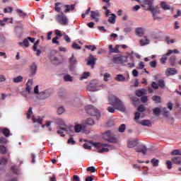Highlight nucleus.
Returning a JSON list of instances; mask_svg holds the SVG:
<instances>
[{
  "label": "nucleus",
  "instance_id": "nucleus-1",
  "mask_svg": "<svg viewBox=\"0 0 181 181\" xmlns=\"http://www.w3.org/2000/svg\"><path fill=\"white\" fill-rule=\"evenodd\" d=\"M136 2H139L142 8H144L146 11H151L154 21L162 19V18L158 16L160 13V10L158 6H153V0H135Z\"/></svg>",
  "mask_w": 181,
  "mask_h": 181
},
{
  "label": "nucleus",
  "instance_id": "nucleus-2",
  "mask_svg": "<svg viewBox=\"0 0 181 181\" xmlns=\"http://www.w3.org/2000/svg\"><path fill=\"white\" fill-rule=\"evenodd\" d=\"M109 103L110 105H113V107H115V108L119 111H121L122 112H125V106L124 105L122 101H121V100L118 98V97L114 95H110L109 96Z\"/></svg>",
  "mask_w": 181,
  "mask_h": 181
},
{
  "label": "nucleus",
  "instance_id": "nucleus-3",
  "mask_svg": "<svg viewBox=\"0 0 181 181\" xmlns=\"http://www.w3.org/2000/svg\"><path fill=\"white\" fill-rule=\"evenodd\" d=\"M63 6L64 8H66V9L64 10L65 13L69 12V11H74V9L76 8V4L63 6L62 3L57 2L54 4V11L56 12H62V8H63Z\"/></svg>",
  "mask_w": 181,
  "mask_h": 181
},
{
  "label": "nucleus",
  "instance_id": "nucleus-4",
  "mask_svg": "<svg viewBox=\"0 0 181 181\" xmlns=\"http://www.w3.org/2000/svg\"><path fill=\"white\" fill-rule=\"evenodd\" d=\"M86 110L88 114L92 115L93 117H96V119H98L101 117L100 111H98V110H97V108L94 107L93 105L87 106Z\"/></svg>",
  "mask_w": 181,
  "mask_h": 181
},
{
  "label": "nucleus",
  "instance_id": "nucleus-5",
  "mask_svg": "<svg viewBox=\"0 0 181 181\" xmlns=\"http://www.w3.org/2000/svg\"><path fill=\"white\" fill-rule=\"evenodd\" d=\"M103 138L105 139V141H107V142H111L112 144H117V138H115L114 134H112V132H111L110 130L103 134Z\"/></svg>",
  "mask_w": 181,
  "mask_h": 181
},
{
  "label": "nucleus",
  "instance_id": "nucleus-6",
  "mask_svg": "<svg viewBox=\"0 0 181 181\" xmlns=\"http://www.w3.org/2000/svg\"><path fill=\"white\" fill-rule=\"evenodd\" d=\"M93 146H95V148H97L99 150L98 151L99 153H103L104 152H108V151H110V149H108V148H112V146L108 145L107 144H101V143H94ZM107 146L108 148H105Z\"/></svg>",
  "mask_w": 181,
  "mask_h": 181
},
{
  "label": "nucleus",
  "instance_id": "nucleus-7",
  "mask_svg": "<svg viewBox=\"0 0 181 181\" xmlns=\"http://www.w3.org/2000/svg\"><path fill=\"white\" fill-rule=\"evenodd\" d=\"M55 19L59 25H63L64 26H66L69 23V20L63 12H61V14H58Z\"/></svg>",
  "mask_w": 181,
  "mask_h": 181
},
{
  "label": "nucleus",
  "instance_id": "nucleus-8",
  "mask_svg": "<svg viewBox=\"0 0 181 181\" xmlns=\"http://www.w3.org/2000/svg\"><path fill=\"white\" fill-rule=\"evenodd\" d=\"M113 63H115V64H125V63H128V57L121 56V57H114Z\"/></svg>",
  "mask_w": 181,
  "mask_h": 181
},
{
  "label": "nucleus",
  "instance_id": "nucleus-9",
  "mask_svg": "<svg viewBox=\"0 0 181 181\" xmlns=\"http://www.w3.org/2000/svg\"><path fill=\"white\" fill-rule=\"evenodd\" d=\"M173 53L179 54V50H177V49L168 50V52L165 54H164L160 59V64H165V63H166V60H168V56H170V54Z\"/></svg>",
  "mask_w": 181,
  "mask_h": 181
},
{
  "label": "nucleus",
  "instance_id": "nucleus-10",
  "mask_svg": "<svg viewBox=\"0 0 181 181\" xmlns=\"http://www.w3.org/2000/svg\"><path fill=\"white\" fill-rule=\"evenodd\" d=\"M70 129H73V127H67L64 124H63L62 127H60V129L57 132V134H59V135H61L62 136H65L64 134L63 133V131L69 132Z\"/></svg>",
  "mask_w": 181,
  "mask_h": 181
},
{
  "label": "nucleus",
  "instance_id": "nucleus-11",
  "mask_svg": "<svg viewBox=\"0 0 181 181\" xmlns=\"http://www.w3.org/2000/svg\"><path fill=\"white\" fill-rule=\"evenodd\" d=\"M136 152L143 153V155H146V152H148V148H146V146L141 144L135 148Z\"/></svg>",
  "mask_w": 181,
  "mask_h": 181
},
{
  "label": "nucleus",
  "instance_id": "nucleus-12",
  "mask_svg": "<svg viewBox=\"0 0 181 181\" xmlns=\"http://www.w3.org/2000/svg\"><path fill=\"white\" fill-rule=\"evenodd\" d=\"M100 16H101V13L98 12V11H90V18L95 21V22H98L100 21Z\"/></svg>",
  "mask_w": 181,
  "mask_h": 181
},
{
  "label": "nucleus",
  "instance_id": "nucleus-13",
  "mask_svg": "<svg viewBox=\"0 0 181 181\" xmlns=\"http://www.w3.org/2000/svg\"><path fill=\"white\" fill-rule=\"evenodd\" d=\"M95 62H97V58L95 57L90 55V57L87 59V65L94 69V66L95 65Z\"/></svg>",
  "mask_w": 181,
  "mask_h": 181
},
{
  "label": "nucleus",
  "instance_id": "nucleus-14",
  "mask_svg": "<svg viewBox=\"0 0 181 181\" xmlns=\"http://www.w3.org/2000/svg\"><path fill=\"white\" fill-rule=\"evenodd\" d=\"M105 86L100 83H96L95 85L90 86V91H98L101 88H104Z\"/></svg>",
  "mask_w": 181,
  "mask_h": 181
},
{
  "label": "nucleus",
  "instance_id": "nucleus-15",
  "mask_svg": "<svg viewBox=\"0 0 181 181\" xmlns=\"http://www.w3.org/2000/svg\"><path fill=\"white\" fill-rule=\"evenodd\" d=\"M138 145V139L129 140L127 142V146L129 148H135Z\"/></svg>",
  "mask_w": 181,
  "mask_h": 181
},
{
  "label": "nucleus",
  "instance_id": "nucleus-16",
  "mask_svg": "<svg viewBox=\"0 0 181 181\" xmlns=\"http://www.w3.org/2000/svg\"><path fill=\"white\" fill-rule=\"evenodd\" d=\"M39 95H40V98L41 100H45L46 98L50 97V93H49V92L47 90H45V91L40 92L39 93Z\"/></svg>",
  "mask_w": 181,
  "mask_h": 181
},
{
  "label": "nucleus",
  "instance_id": "nucleus-17",
  "mask_svg": "<svg viewBox=\"0 0 181 181\" xmlns=\"http://www.w3.org/2000/svg\"><path fill=\"white\" fill-rule=\"evenodd\" d=\"M166 76H173L176 74V69L175 68H168L165 71Z\"/></svg>",
  "mask_w": 181,
  "mask_h": 181
},
{
  "label": "nucleus",
  "instance_id": "nucleus-18",
  "mask_svg": "<svg viewBox=\"0 0 181 181\" xmlns=\"http://www.w3.org/2000/svg\"><path fill=\"white\" fill-rule=\"evenodd\" d=\"M74 129L76 132H81L83 129H86V125L84 124H76L74 127Z\"/></svg>",
  "mask_w": 181,
  "mask_h": 181
},
{
  "label": "nucleus",
  "instance_id": "nucleus-19",
  "mask_svg": "<svg viewBox=\"0 0 181 181\" xmlns=\"http://www.w3.org/2000/svg\"><path fill=\"white\" fill-rule=\"evenodd\" d=\"M171 160H172L173 163H174L175 165H180L181 157L180 156L173 157L171 158Z\"/></svg>",
  "mask_w": 181,
  "mask_h": 181
},
{
  "label": "nucleus",
  "instance_id": "nucleus-20",
  "mask_svg": "<svg viewBox=\"0 0 181 181\" xmlns=\"http://www.w3.org/2000/svg\"><path fill=\"white\" fill-rule=\"evenodd\" d=\"M137 123L144 127H152V123L150 120H142L141 122H137Z\"/></svg>",
  "mask_w": 181,
  "mask_h": 181
},
{
  "label": "nucleus",
  "instance_id": "nucleus-21",
  "mask_svg": "<svg viewBox=\"0 0 181 181\" xmlns=\"http://www.w3.org/2000/svg\"><path fill=\"white\" fill-rule=\"evenodd\" d=\"M32 121L33 124H36V122H37V124H40V125H42V123L43 122V119L40 117H33Z\"/></svg>",
  "mask_w": 181,
  "mask_h": 181
},
{
  "label": "nucleus",
  "instance_id": "nucleus-22",
  "mask_svg": "<svg viewBox=\"0 0 181 181\" xmlns=\"http://www.w3.org/2000/svg\"><path fill=\"white\" fill-rule=\"evenodd\" d=\"M109 50L110 53H118L119 52V47L116 45L115 48L112 47V45H109Z\"/></svg>",
  "mask_w": 181,
  "mask_h": 181
},
{
  "label": "nucleus",
  "instance_id": "nucleus-23",
  "mask_svg": "<svg viewBox=\"0 0 181 181\" xmlns=\"http://www.w3.org/2000/svg\"><path fill=\"white\" fill-rule=\"evenodd\" d=\"M18 45L22 47H29V40H28V38H25L23 40V42H18Z\"/></svg>",
  "mask_w": 181,
  "mask_h": 181
},
{
  "label": "nucleus",
  "instance_id": "nucleus-24",
  "mask_svg": "<svg viewBox=\"0 0 181 181\" xmlns=\"http://www.w3.org/2000/svg\"><path fill=\"white\" fill-rule=\"evenodd\" d=\"M37 70V66L36 65V64L35 63L32 64V65L30 66V73L33 76L36 74Z\"/></svg>",
  "mask_w": 181,
  "mask_h": 181
},
{
  "label": "nucleus",
  "instance_id": "nucleus-25",
  "mask_svg": "<svg viewBox=\"0 0 181 181\" xmlns=\"http://www.w3.org/2000/svg\"><path fill=\"white\" fill-rule=\"evenodd\" d=\"M151 100L154 101L156 104H160L162 101V98H160V96H158V95H153L151 98Z\"/></svg>",
  "mask_w": 181,
  "mask_h": 181
},
{
  "label": "nucleus",
  "instance_id": "nucleus-26",
  "mask_svg": "<svg viewBox=\"0 0 181 181\" xmlns=\"http://www.w3.org/2000/svg\"><path fill=\"white\" fill-rule=\"evenodd\" d=\"M136 33L138 36H144V34L145 33V30L142 28H138L136 29Z\"/></svg>",
  "mask_w": 181,
  "mask_h": 181
},
{
  "label": "nucleus",
  "instance_id": "nucleus-27",
  "mask_svg": "<svg viewBox=\"0 0 181 181\" xmlns=\"http://www.w3.org/2000/svg\"><path fill=\"white\" fill-rule=\"evenodd\" d=\"M33 84V83L30 81V79H29L26 83V91H28V93H30L31 90H32V85Z\"/></svg>",
  "mask_w": 181,
  "mask_h": 181
},
{
  "label": "nucleus",
  "instance_id": "nucleus-28",
  "mask_svg": "<svg viewBox=\"0 0 181 181\" xmlns=\"http://www.w3.org/2000/svg\"><path fill=\"white\" fill-rule=\"evenodd\" d=\"M160 7L162 8V9H163L164 11H168L169 9H170V6L168 5V4H166L165 1H163L160 4Z\"/></svg>",
  "mask_w": 181,
  "mask_h": 181
},
{
  "label": "nucleus",
  "instance_id": "nucleus-29",
  "mask_svg": "<svg viewBox=\"0 0 181 181\" xmlns=\"http://www.w3.org/2000/svg\"><path fill=\"white\" fill-rule=\"evenodd\" d=\"M162 115L165 117V118H168L169 117V111L166 107H163L161 109Z\"/></svg>",
  "mask_w": 181,
  "mask_h": 181
},
{
  "label": "nucleus",
  "instance_id": "nucleus-30",
  "mask_svg": "<svg viewBox=\"0 0 181 181\" xmlns=\"http://www.w3.org/2000/svg\"><path fill=\"white\" fill-rule=\"evenodd\" d=\"M153 112L156 117H159L160 115V112H162V110H160V107H155L153 109Z\"/></svg>",
  "mask_w": 181,
  "mask_h": 181
},
{
  "label": "nucleus",
  "instance_id": "nucleus-31",
  "mask_svg": "<svg viewBox=\"0 0 181 181\" xmlns=\"http://www.w3.org/2000/svg\"><path fill=\"white\" fill-rule=\"evenodd\" d=\"M145 94H146V92L144 90H136V95H137V97H143Z\"/></svg>",
  "mask_w": 181,
  "mask_h": 181
},
{
  "label": "nucleus",
  "instance_id": "nucleus-32",
  "mask_svg": "<svg viewBox=\"0 0 181 181\" xmlns=\"http://www.w3.org/2000/svg\"><path fill=\"white\" fill-rule=\"evenodd\" d=\"M111 15L112 16L109 17L107 22L114 25V23H115V19L117 16H115V14H111Z\"/></svg>",
  "mask_w": 181,
  "mask_h": 181
},
{
  "label": "nucleus",
  "instance_id": "nucleus-33",
  "mask_svg": "<svg viewBox=\"0 0 181 181\" xmlns=\"http://www.w3.org/2000/svg\"><path fill=\"white\" fill-rule=\"evenodd\" d=\"M115 80H116V81H125V77L123 76L122 74H118L115 78Z\"/></svg>",
  "mask_w": 181,
  "mask_h": 181
},
{
  "label": "nucleus",
  "instance_id": "nucleus-34",
  "mask_svg": "<svg viewBox=\"0 0 181 181\" xmlns=\"http://www.w3.org/2000/svg\"><path fill=\"white\" fill-rule=\"evenodd\" d=\"M2 134H4V136H6V138H8V136H9L10 134H11V131H9L8 129V128H4L1 130Z\"/></svg>",
  "mask_w": 181,
  "mask_h": 181
},
{
  "label": "nucleus",
  "instance_id": "nucleus-35",
  "mask_svg": "<svg viewBox=\"0 0 181 181\" xmlns=\"http://www.w3.org/2000/svg\"><path fill=\"white\" fill-rule=\"evenodd\" d=\"M94 146V143L90 142V143H85L83 144V148L85 149H88L89 151L91 150V146Z\"/></svg>",
  "mask_w": 181,
  "mask_h": 181
},
{
  "label": "nucleus",
  "instance_id": "nucleus-36",
  "mask_svg": "<svg viewBox=\"0 0 181 181\" xmlns=\"http://www.w3.org/2000/svg\"><path fill=\"white\" fill-rule=\"evenodd\" d=\"M141 46H146V45H149V40L142 39L139 41Z\"/></svg>",
  "mask_w": 181,
  "mask_h": 181
},
{
  "label": "nucleus",
  "instance_id": "nucleus-37",
  "mask_svg": "<svg viewBox=\"0 0 181 181\" xmlns=\"http://www.w3.org/2000/svg\"><path fill=\"white\" fill-rule=\"evenodd\" d=\"M23 80V77L22 76H18L16 78H13V83H21Z\"/></svg>",
  "mask_w": 181,
  "mask_h": 181
},
{
  "label": "nucleus",
  "instance_id": "nucleus-38",
  "mask_svg": "<svg viewBox=\"0 0 181 181\" xmlns=\"http://www.w3.org/2000/svg\"><path fill=\"white\" fill-rule=\"evenodd\" d=\"M176 62V56L172 55L169 59V62L171 66H175V62Z\"/></svg>",
  "mask_w": 181,
  "mask_h": 181
},
{
  "label": "nucleus",
  "instance_id": "nucleus-39",
  "mask_svg": "<svg viewBox=\"0 0 181 181\" xmlns=\"http://www.w3.org/2000/svg\"><path fill=\"white\" fill-rule=\"evenodd\" d=\"M69 63L70 64L73 65L76 63H77V59H76V57H74V54H72V56L69 59Z\"/></svg>",
  "mask_w": 181,
  "mask_h": 181
},
{
  "label": "nucleus",
  "instance_id": "nucleus-40",
  "mask_svg": "<svg viewBox=\"0 0 181 181\" xmlns=\"http://www.w3.org/2000/svg\"><path fill=\"white\" fill-rule=\"evenodd\" d=\"M151 163L153 164V166L154 167L159 166V160L156 158L151 159Z\"/></svg>",
  "mask_w": 181,
  "mask_h": 181
},
{
  "label": "nucleus",
  "instance_id": "nucleus-41",
  "mask_svg": "<svg viewBox=\"0 0 181 181\" xmlns=\"http://www.w3.org/2000/svg\"><path fill=\"white\" fill-rule=\"evenodd\" d=\"M51 62H53L55 64H59V59L56 56L50 57Z\"/></svg>",
  "mask_w": 181,
  "mask_h": 181
},
{
  "label": "nucleus",
  "instance_id": "nucleus-42",
  "mask_svg": "<svg viewBox=\"0 0 181 181\" xmlns=\"http://www.w3.org/2000/svg\"><path fill=\"white\" fill-rule=\"evenodd\" d=\"M17 13L19 15V16H23V18H25L28 14L26 13L23 12L21 9H17Z\"/></svg>",
  "mask_w": 181,
  "mask_h": 181
},
{
  "label": "nucleus",
  "instance_id": "nucleus-43",
  "mask_svg": "<svg viewBox=\"0 0 181 181\" xmlns=\"http://www.w3.org/2000/svg\"><path fill=\"white\" fill-rule=\"evenodd\" d=\"M158 87L163 88L165 87V81L163 79H160L158 81Z\"/></svg>",
  "mask_w": 181,
  "mask_h": 181
},
{
  "label": "nucleus",
  "instance_id": "nucleus-44",
  "mask_svg": "<svg viewBox=\"0 0 181 181\" xmlns=\"http://www.w3.org/2000/svg\"><path fill=\"white\" fill-rule=\"evenodd\" d=\"M64 80L65 81H73V77H71V76L67 74L64 76Z\"/></svg>",
  "mask_w": 181,
  "mask_h": 181
},
{
  "label": "nucleus",
  "instance_id": "nucleus-45",
  "mask_svg": "<svg viewBox=\"0 0 181 181\" xmlns=\"http://www.w3.org/2000/svg\"><path fill=\"white\" fill-rule=\"evenodd\" d=\"M86 49H88L89 50H91L92 52H94L97 49V47L95 45H86Z\"/></svg>",
  "mask_w": 181,
  "mask_h": 181
},
{
  "label": "nucleus",
  "instance_id": "nucleus-46",
  "mask_svg": "<svg viewBox=\"0 0 181 181\" xmlns=\"http://www.w3.org/2000/svg\"><path fill=\"white\" fill-rule=\"evenodd\" d=\"M86 125H94V119H93L92 118H88L86 121Z\"/></svg>",
  "mask_w": 181,
  "mask_h": 181
},
{
  "label": "nucleus",
  "instance_id": "nucleus-47",
  "mask_svg": "<svg viewBox=\"0 0 181 181\" xmlns=\"http://www.w3.org/2000/svg\"><path fill=\"white\" fill-rule=\"evenodd\" d=\"M33 114V112L32 111V107H29L28 112L26 113L27 119H30V115Z\"/></svg>",
  "mask_w": 181,
  "mask_h": 181
},
{
  "label": "nucleus",
  "instance_id": "nucleus-48",
  "mask_svg": "<svg viewBox=\"0 0 181 181\" xmlns=\"http://www.w3.org/2000/svg\"><path fill=\"white\" fill-rule=\"evenodd\" d=\"M90 76V72H84L81 77L80 78V80H84V78H87Z\"/></svg>",
  "mask_w": 181,
  "mask_h": 181
},
{
  "label": "nucleus",
  "instance_id": "nucleus-49",
  "mask_svg": "<svg viewBox=\"0 0 181 181\" xmlns=\"http://www.w3.org/2000/svg\"><path fill=\"white\" fill-rule=\"evenodd\" d=\"M87 172H90L91 173H95V172H97V169L94 168L93 166L88 167L87 168Z\"/></svg>",
  "mask_w": 181,
  "mask_h": 181
},
{
  "label": "nucleus",
  "instance_id": "nucleus-50",
  "mask_svg": "<svg viewBox=\"0 0 181 181\" xmlns=\"http://www.w3.org/2000/svg\"><path fill=\"white\" fill-rule=\"evenodd\" d=\"M165 40L167 42L168 45H170V43H175V40H170V38L168 36L165 37Z\"/></svg>",
  "mask_w": 181,
  "mask_h": 181
},
{
  "label": "nucleus",
  "instance_id": "nucleus-51",
  "mask_svg": "<svg viewBox=\"0 0 181 181\" xmlns=\"http://www.w3.org/2000/svg\"><path fill=\"white\" fill-rule=\"evenodd\" d=\"M11 170L13 173H15V175H18V167L13 165L11 168Z\"/></svg>",
  "mask_w": 181,
  "mask_h": 181
},
{
  "label": "nucleus",
  "instance_id": "nucleus-52",
  "mask_svg": "<svg viewBox=\"0 0 181 181\" xmlns=\"http://www.w3.org/2000/svg\"><path fill=\"white\" fill-rule=\"evenodd\" d=\"M172 156H175V155H181V152L179 150H174L170 153Z\"/></svg>",
  "mask_w": 181,
  "mask_h": 181
},
{
  "label": "nucleus",
  "instance_id": "nucleus-53",
  "mask_svg": "<svg viewBox=\"0 0 181 181\" xmlns=\"http://www.w3.org/2000/svg\"><path fill=\"white\" fill-rule=\"evenodd\" d=\"M8 163V159L6 158H0V165H6Z\"/></svg>",
  "mask_w": 181,
  "mask_h": 181
},
{
  "label": "nucleus",
  "instance_id": "nucleus-54",
  "mask_svg": "<svg viewBox=\"0 0 181 181\" xmlns=\"http://www.w3.org/2000/svg\"><path fill=\"white\" fill-rule=\"evenodd\" d=\"M103 80L104 81H108V78H110V77H111V74H108V73H105L103 75Z\"/></svg>",
  "mask_w": 181,
  "mask_h": 181
},
{
  "label": "nucleus",
  "instance_id": "nucleus-55",
  "mask_svg": "<svg viewBox=\"0 0 181 181\" xmlns=\"http://www.w3.org/2000/svg\"><path fill=\"white\" fill-rule=\"evenodd\" d=\"M0 152L3 155H4V153H6V147L4 146H0Z\"/></svg>",
  "mask_w": 181,
  "mask_h": 181
},
{
  "label": "nucleus",
  "instance_id": "nucleus-56",
  "mask_svg": "<svg viewBox=\"0 0 181 181\" xmlns=\"http://www.w3.org/2000/svg\"><path fill=\"white\" fill-rule=\"evenodd\" d=\"M13 11V8H12V7H7L4 8V13H11Z\"/></svg>",
  "mask_w": 181,
  "mask_h": 181
},
{
  "label": "nucleus",
  "instance_id": "nucleus-57",
  "mask_svg": "<svg viewBox=\"0 0 181 181\" xmlns=\"http://www.w3.org/2000/svg\"><path fill=\"white\" fill-rule=\"evenodd\" d=\"M72 47L73 49H76L78 50L81 49V47H80V45H78V44H77L76 42H74L72 44Z\"/></svg>",
  "mask_w": 181,
  "mask_h": 181
},
{
  "label": "nucleus",
  "instance_id": "nucleus-58",
  "mask_svg": "<svg viewBox=\"0 0 181 181\" xmlns=\"http://www.w3.org/2000/svg\"><path fill=\"white\" fill-rule=\"evenodd\" d=\"M126 126L125 124H122L119 127V132H125Z\"/></svg>",
  "mask_w": 181,
  "mask_h": 181
},
{
  "label": "nucleus",
  "instance_id": "nucleus-59",
  "mask_svg": "<svg viewBox=\"0 0 181 181\" xmlns=\"http://www.w3.org/2000/svg\"><path fill=\"white\" fill-rule=\"evenodd\" d=\"M57 112V114H59V115H62V114H63V112H64V107H59Z\"/></svg>",
  "mask_w": 181,
  "mask_h": 181
},
{
  "label": "nucleus",
  "instance_id": "nucleus-60",
  "mask_svg": "<svg viewBox=\"0 0 181 181\" xmlns=\"http://www.w3.org/2000/svg\"><path fill=\"white\" fill-rule=\"evenodd\" d=\"M151 87L154 88V90H158V88H159V85L156 82H152Z\"/></svg>",
  "mask_w": 181,
  "mask_h": 181
},
{
  "label": "nucleus",
  "instance_id": "nucleus-61",
  "mask_svg": "<svg viewBox=\"0 0 181 181\" xmlns=\"http://www.w3.org/2000/svg\"><path fill=\"white\" fill-rule=\"evenodd\" d=\"M67 144H71V145H76V141H74V139L71 137L68 139Z\"/></svg>",
  "mask_w": 181,
  "mask_h": 181
},
{
  "label": "nucleus",
  "instance_id": "nucleus-62",
  "mask_svg": "<svg viewBox=\"0 0 181 181\" xmlns=\"http://www.w3.org/2000/svg\"><path fill=\"white\" fill-rule=\"evenodd\" d=\"M138 112H145V107L142 105H141L140 106H139L138 107Z\"/></svg>",
  "mask_w": 181,
  "mask_h": 181
},
{
  "label": "nucleus",
  "instance_id": "nucleus-63",
  "mask_svg": "<svg viewBox=\"0 0 181 181\" xmlns=\"http://www.w3.org/2000/svg\"><path fill=\"white\" fill-rule=\"evenodd\" d=\"M59 39V37L56 36L52 39V43L57 45L59 46V45H60V43H59V41H57V40Z\"/></svg>",
  "mask_w": 181,
  "mask_h": 181
},
{
  "label": "nucleus",
  "instance_id": "nucleus-64",
  "mask_svg": "<svg viewBox=\"0 0 181 181\" xmlns=\"http://www.w3.org/2000/svg\"><path fill=\"white\" fill-rule=\"evenodd\" d=\"M141 103H146L148 101V96L144 95L141 98Z\"/></svg>",
  "mask_w": 181,
  "mask_h": 181
}]
</instances>
